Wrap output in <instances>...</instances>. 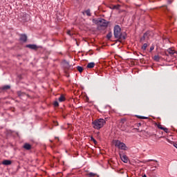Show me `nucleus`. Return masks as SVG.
Here are the masks:
<instances>
[{
  "instance_id": "obj_23",
  "label": "nucleus",
  "mask_w": 177,
  "mask_h": 177,
  "mask_svg": "<svg viewBox=\"0 0 177 177\" xmlns=\"http://www.w3.org/2000/svg\"><path fill=\"white\" fill-rule=\"evenodd\" d=\"M113 9H119L120 8V5H117V6H113Z\"/></svg>"
},
{
  "instance_id": "obj_25",
  "label": "nucleus",
  "mask_w": 177,
  "mask_h": 177,
  "mask_svg": "<svg viewBox=\"0 0 177 177\" xmlns=\"http://www.w3.org/2000/svg\"><path fill=\"white\" fill-rule=\"evenodd\" d=\"M107 38L109 39H110V38H111V33H109L107 35H106Z\"/></svg>"
},
{
  "instance_id": "obj_1",
  "label": "nucleus",
  "mask_w": 177,
  "mask_h": 177,
  "mask_svg": "<svg viewBox=\"0 0 177 177\" xmlns=\"http://www.w3.org/2000/svg\"><path fill=\"white\" fill-rule=\"evenodd\" d=\"M92 125L94 129H101V128H103V127L106 125V120L103 118L95 120L94 121H93Z\"/></svg>"
},
{
  "instance_id": "obj_30",
  "label": "nucleus",
  "mask_w": 177,
  "mask_h": 177,
  "mask_svg": "<svg viewBox=\"0 0 177 177\" xmlns=\"http://www.w3.org/2000/svg\"><path fill=\"white\" fill-rule=\"evenodd\" d=\"M167 141L169 142V143H171V140H169V139H167Z\"/></svg>"
},
{
  "instance_id": "obj_2",
  "label": "nucleus",
  "mask_w": 177,
  "mask_h": 177,
  "mask_svg": "<svg viewBox=\"0 0 177 177\" xmlns=\"http://www.w3.org/2000/svg\"><path fill=\"white\" fill-rule=\"evenodd\" d=\"M121 35H122V33H121V28L120 26L116 25L114 27V37L117 39H120Z\"/></svg>"
},
{
  "instance_id": "obj_14",
  "label": "nucleus",
  "mask_w": 177,
  "mask_h": 177,
  "mask_svg": "<svg viewBox=\"0 0 177 177\" xmlns=\"http://www.w3.org/2000/svg\"><path fill=\"white\" fill-rule=\"evenodd\" d=\"M59 102H65L66 101V97H64V95H61L60 97L58 99Z\"/></svg>"
},
{
  "instance_id": "obj_6",
  "label": "nucleus",
  "mask_w": 177,
  "mask_h": 177,
  "mask_svg": "<svg viewBox=\"0 0 177 177\" xmlns=\"http://www.w3.org/2000/svg\"><path fill=\"white\" fill-rule=\"evenodd\" d=\"M120 157L122 160V161H123V162H128V156H127L126 155H122L121 153H120Z\"/></svg>"
},
{
  "instance_id": "obj_21",
  "label": "nucleus",
  "mask_w": 177,
  "mask_h": 177,
  "mask_svg": "<svg viewBox=\"0 0 177 177\" xmlns=\"http://www.w3.org/2000/svg\"><path fill=\"white\" fill-rule=\"evenodd\" d=\"M154 50V45L152 44V46L150 47L149 52L151 53Z\"/></svg>"
},
{
  "instance_id": "obj_28",
  "label": "nucleus",
  "mask_w": 177,
  "mask_h": 177,
  "mask_svg": "<svg viewBox=\"0 0 177 177\" xmlns=\"http://www.w3.org/2000/svg\"><path fill=\"white\" fill-rule=\"evenodd\" d=\"M17 95L18 96H21V91H18Z\"/></svg>"
},
{
  "instance_id": "obj_18",
  "label": "nucleus",
  "mask_w": 177,
  "mask_h": 177,
  "mask_svg": "<svg viewBox=\"0 0 177 177\" xmlns=\"http://www.w3.org/2000/svg\"><path fill=\"white\" fill-rule=\"evenodd\" d=\"M85 13H86V16H88V17L92 15V14L91 13V10H89V9L86 10L85 11Z\"/></svg>"
},
{
  "instance_id": "obj_19",
  "label": "nucleus",
  "mask_w": 177,
  "mask_h": 177,
  "mask_svg": "<svg viewBox=\"0 0 177 177\" xmlns=\"http://www.w3.org/2000/svg\"><path fill=\"white\" fill-rule=\"evenodd\" d=\"M91 142H93V143H94L95 145H97V141H96V140L93 138V136H91Z\"/></svg>"
},
{
  "instance_id": "obj_12",
  "label": "nucleus",
  "mask_w": 177,
  "mask_h": 177,
  "mask_svg": "<svg viewBox=\"0 0 177 177\" xmlns=\"http://www.w3.org/2000/svg\"><path fill=\"white\" fill-rule=\"evenodd\" d=\"M167 53H169V55L172 56V55H174V53H176V51H175V50H174V49H172V48H171L167 50Z\"/></svg>"
},
{
  "instance_id": "obj_31",
  "label": "nucleus",
  "mask_w": 177,
  "mask_h": 177,
  "mask_svg": "<svg viewBox=\"0 0 177 177\" xmlns=\"http://www.w3.org/2000/svg\"><path fill=\"white\" fill-rule=\"evenodd\" d=\"M142 177H146V175H144Z\"/></svg>"
},
{
  "instance_id": "obj_27",
  "label": "nucleus",
  "mask_w": 177,
  "mask_h": 177,
  "mask_svg": "<svg viewBox=\"0 0 177 177\" xmlns=\"http://www.w3.org/2000/svg\"><path fill=\"white\" fill-rule=\"evenodd\" d=\"M88 175H89V176H95V174H93V173H90V174H88Z\"/></svg>"
},
{
  "instance_id": "obj_24",
  "label": "nucleus",
  "mask_w": 177,
  "mask_h": 177,
  "mask_svg": "<svg viewBox=\"0 0 177 177\" xmlns=\"http://www.w3.org/2000/svg\"><path fill=\"white\" fill-rule=\"evenodd\" d=\"M67 34H68V35H70V37H71V35H73V34L71 33V30H68Z\"/></svg>"
},
{
  "instance_id": "obj_8",
  "label": "nucleus",
  "mask_w": 177,
  "mask_h": 177,
  "mask_svg": "<svg viewBox=\"0 0 177 177\" xmlns=\"http://www.w3.org/2000/svg\"><path fill=\"white\" fill-rule=\"evenodd\" d=\"M23 147L25 149V150H31V149H32V146L28 143H25Z\"/></svg>"
},
{
  "instance_id": "obj_29",
  "label": "nucleus",
  "mask_w": 177,
  "mask_h": 177,
  "mask_svg": "<svg viewBox=\"0 0 177 177\" xmlns=\"http://www.w3.org/2000/svg\"><path fill=\"white\" fill-rule=\"evenodd\" d=\"M174 147H176V149H177V144L176 143H174Z\"/></svg>"
},
{
  "instance_id": "obj_11",
  "label": "nucleus",
  "mask_w": 177,
  "mask_h": 177,
  "mask_svg": "<svg viewBox=\"0 0 177 177\" xmlns=\"http://www.w3.org/2000/svg\"><path fill=\"white\" fill-rule=\"evenodd\" d=\"M145 39H149V35L147 33H145L142 37L140 39V42H143Z\"/></svg>"
},
{
  "instance_id": "obj_22",
  "label": "nucleus",
  "mask_w": 177,
  "mask_h": 177,
  "mask_svg": "<svg viewBox=\"0 0 177 177\" xmlns=\"http://www.w3.org/2000/svg\"><path fill=\"white\" fill-rule=\"evenodd\" d=\"M54 106H55V107H59V102L57 101H55L54 102Z\"/></svg>"
},
{
  "instance_id": "obj_7",
  "label": "nucleus",
  "mask_w": 177,
  "mask_h": 177,
  "mask_svg": "<svg viewBox=\"0 0 177 177\" xmlns=\"http://www.w3.org/2000/svg\"><path fill=\"white\" fill-rule=\"evenodd\" d=\"M26 48H29V49H33L34 50H37V49H38V46H37L35 44L26 45Z\"/></svg>"
},
{
  "instance_id": "obj_3",
  "label": "nucleus",
  "mask_w": 177,
  "mask_h": 177,
  "mask_svg": "<svg viewBox=\"0 0 177 177\" xmlns=\"http://www.w3.org/2000/svg\"><path fill=\"white\" fill-rule=\"evenodd\" d=\"M115 147H118L120 150H128L127 145L120 140H115Z\"/></svg>"
},
{
  "instance_id": "obj_17",
  "label": "nucleus",
  "mask_w": 177,
  "mask_h": 177,
  "mask_svg": "<svg viewBox=\"0 0 177 177\" xmlns=\"http://www.w3.org/2000/svg\"><path fill=\"white\" fill-rule=\"evenodd\" d=\"M2 89H3V91H6V90H8V89H10V86H9V85H6V86H4L2 87Z\"/></svg>"
},
{
  "instance_id": "obj_26",
  "label": "nucleus",
  "mask_w": 177,
  "mask_h": 177,
  "mask_svg": "<svg viewBox=\"0 0 177 177\" xmlns=\"http://www.w3.org/2000/svg\"><path fill=\"white\" fill-rule=\"evenodd\" d=\"M140 118L141 120H147V118L145 117V116H140Z\"/></svg>"
},
{
  "instance_id": "obj_10",
  "label": "nucleus",
  "mask_w": 177,
  "mask_h": 177,
  "mask_svg": "<svg viewBox=\"0 0 177 177\" xmlns=\"http://www.w3.org/2000/svg\"><path fill=\"white\" fill-rule=\"evenodd\" d=\"M20 41H22L23 42L27 41V35H21L20 36Z\"/></svg>"
},
{
  "instance_id": "obj_4",
  "label": "nucleus",
  "mask_w": 177,
  "mask_h": 177,
  "mask_svg": "<svg viewBox=\"0 0 177 177\" xmlns=\"http://www.w3.org/2000/svg\"><path fill=\"white\" fill-rule=\"evenodd\" d=\"M98 25L100 26V27H107L109 24L105 19H102L98 21Z\"/></svg>"
},
{
  "instance_id": "obj_20",
  "label": "nucleus",
  "mask_w": 177,
  "mask_h": 177,
  "mask_svg": "<svg viewBox=\"0 0 177 177\" xmlns=\"http://www.w3.org/2000/svg\"><path fill=\"white\" fill-rule=\"evenodd\" d=\"M153 59H154V60H156V62H158V60H160V56H158V55H155V56L153 57Z\"/></svg>"
},
{
  "instance_id": "obj_5",
  "label": "nucleus",
  "mask_w": 177,
  "mask_h": 177,
  "mask_svg": "<svg viewBox=\"0 0 177 177\" xmlns=\"http://www.w3.org/2000/svg\"><path fill=\"white\" fill-rule=\"evenodd\" d=\"M156 127L158 128V129H162V131H164L165 132L168 133V128L167 127H163L161 124L158 123L156 124Z\"/></svg>"
},
{
  "instance_id": "obj_9",
  "label": "nucleus",
  "mask_w": 177,
  "mask_h": 177,
  "mask_svg": "<svg viewBox=\"0 0 177 177\" xmlns=\"http://www.w3.org/2000/svg\"><path fill=\"white\" fill-rule=\"evenodd\" d=\"M3 165H12V160H4L2 162Z\"/></svg>"
},
{
  "instance_id": "obj_15",
  "label": "nucleus",
  "mask_w": 177,
  "mask_h": 177,
  "mask_svg": "<svg viewBox=\"0 0 177 177\" xmlns=\"http://www.w3.org/2000/svg\"><path fill=\"white\" fill-rule=\"evenodd\" d=\"M147 46H148L147 44L145 43L142 45V46L141 47V49H142V50H146V49H147Z\"/></svg>"
},
{
  "instance_id": "obj_16",
  "label": "nucleus",
  "mask_w": 177,
  "mask_h": 177,
  "mask_svg": "<svg viewBox=\"0 0 177 177\" xmlns=\"http://www.w3.org/2000/svg\"><path fill=\"white\" fill-rule=\"evenodd\" d=\"M77 70L79 73H82V71H84V68H82V66H77Z\"/></svg>"
},
{
  "instance_id": "obj_13",
  "label": "nucleus",
  "mask_w": 177,
  "mask_h": 177,
  "mask_svg": "<svg viewBox=\"0 0 177 177\" xmlns=\"http://www.w3.org/2000/svg\"><path fill=\"white\" fill-rule=\"evenodd\" d=\"M87 68H93L95 67V62H90L87 64Z\"/></svg>"
}]
</instances>
